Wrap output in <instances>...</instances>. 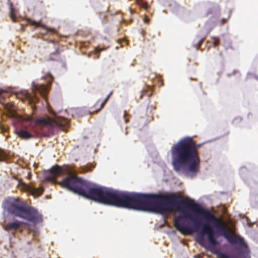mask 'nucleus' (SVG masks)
I'll list each match as a JSON object with an SVG mask.
<instances>
[{
  "label": "nucleus",
  "mask_w": 258,
  "mask_h": 258,
  "mask_svg": "<svg viewBox=\"0 0 258 258\" xmlns=\"http://www.w3.org/2000/svg\"><path fill=\"white\" fill-rule=\"evenodd\" d=\"M148 4H147V3H144V4H143V7H144V8H145V9H147L148 8Z\"/></svg>",
  "instance_id": "obj_23"
},
{
  "label": "nucleus",
  "mask_w": 258,
  "mask_h": 258,
  "mask_svg": "<svg viewBox=\"0 0 258 258\" xmlns=\"http://www.w3.org/2000/svg\"><path fill=\"white\" fill-rule=\"evenodd\" d=\"M108 98L106 97L104 101L100 103L99 106L98 107V104L100 103V100H98L93 106L92 107V109H94V110L91 113H94L95 112H98L100 111L101 109L104 107V105L107 103L108 100Z\"/></svg>",
  "instance_id": "obj_14"
},
{
  "label": "nucleus",
  "mask_w": 258,
  "mask_h": 258,
  "mask_svg": "<svg viewBox=\"0 0 258 258\" xmlns=\"http://www.w3.org/2000/svg\"><path fill=\"white\" fill-rule=\"evenodd\" d=\"M185 209L194 211L205 220L212 222L216 228V236L225 237L229 233L221 220L209 210L188 200L187 198L174 193L169 195L142 194L136 210L160 212L178 211L182 215L174 218L175 228L184 235H190L199 231L200 223L193 218Z\"/></svg>",
  "instance_id": "obj_1"
},
{
  "label": "nucleus",
  "mask_w": 258,
  "mask_h": 258,
  "mask_svg": "<svg viewBox=\"0 0 258 258\" xmlns=\"http://www.w3.org/2000/svg\"><path fill=\"white\" fill-rule=\"evenodd\" d=\"M200 147L190 137L184 138L174 144L171 148L174 170L177 172L186 170L196 176L201 162L198 152Z\"/></svg>",
  "instance_id": "obj_3"
},
{
  "label": "nucleus",
  "mask_w": 258,
  "mask_h": 258,
  "mask_svg": "<svg viewBox=\"0 0 258 258\" xmlns=\"http://www.w3.org/2000/svg\"><path fill=\"white\" fill-rule=\"evenodd\" d=\"M213 13V11L212 10H209L207 11V15L210 14H212Z\"/></svg>",
  "instance_id": "obj_27"
},
{
  "label": "nucleus",
  "mask_w": 258,
  "mask_h": 258,
  "mask_svg": "<svg viewBox=\"0 0 258 258\" xmlns=\"http://www.w3.org/2000/svg\"><path fill=\"white\" fill-rule=\"evenodd\" d=\"M28 120L29 122H30V123L33 122V119L32 117H29Z\"/></svg>",
  "instance_id": "obj_24"
},
{
  "label": "nucleus",
  "mask_w": 258,
  "mask_h": 258,
  "mask_svg": "<svg viewBox=\"0 0 258 258\" xmlns=\"http://www.w3.org/2000/svg\"><path fill=\"white\" fill-rule=\"evenodd\" d=\"M23 224V222L17 220L6 224L4 228L7 231H16L20 228Z\"/></svg>",
  "instance_id": "obj_10"
},
{
  "label": "nucleus",
  "mask_w": 258,
  "mask_h": 258,
  "mask_svg": "<svg viewBox=\"0 0 258 258\" xmlns=\"http://www.w3.org/2000/svg\"><path fill=\"white\" fill-rule=\"evenodd\" d=\"M221 21H222L221 24H223L225 23V20H224V19H222V20H221Z\"/></svg>",
  "instance_id": "obj_29"
},
{
  "label": "nucleus",
  "mask_w": 258,
  "mask_h": 258,
  "mask_svg": "<svg viewBox=\"0 0 258 258\" xmlns=\"http://www.w3.org/2000/svg\"><path fill=\"white\" fill-rule=\"evenodd\" d=\"M126 112L125 111L124 113V117H125V116L126 115Z\"/></svg>",
  "instance_id": "obj_31"
},
{
  "label": "nucleus",
  "mask_w": 258,
  "mask_h": 258,
  "mask_svg": "<svg viewBox=\"0 0 258 258\" xmlns=\"http://www.w3.org/2000/svg\"><path fill=\"white\" fill-rule=\"evenodd\" d=\"M105 50V49L104 48H99V47H96V51L98 52H100L103 50Z\"/></svg>",
  "instance_id": "obj_21"
},
{
  "label": "nucleus",
  "mask_w": 258,
  "mask_h": 258,
  "mask_svg": "<svg viewBox=\"0 0 258 258\" xmlns=\"http://www.w3.org/2000/svg\"><path fill=\"white\" fill-rule=\"evenodd\" d=\"M214 9H215V11H216L217 10H219V7L218 6H216L215 7H214Z\"/></svg>",
  "instance_id": "obj_28"
},
{
  "label": "nucleus",
  "mask_w": 258,
  "mask_h": 258,
  "mask_svg": "<svg viewBox=\"0 0 258 258\" xmlns=\"http://www.w3.org/2000/svg\"><path fill=\"white\" fill-rule=\"evenodd\" d=\"M27 21L29 23L31 24L33 26H35L36 27H41L46 30V33H50L51 34H55L56 33V31L55 29L53 28H50L47 27L46 25L41 24V21H40L39 22H36L35 21L32 20L30 19H28Z\"/></svg>",
  "instance_id": "obj_9"
},
{
  "label": "nucleus",
  "mask_w": 258,
  "mask_h": 258,
  "mask_svg": "<svg viewBox=\"0 0 258 258\" xmlns=\"http://www.w3.org/2000/svg\"><path fill=\"white\" fill-rule=\"evenodd\" d=\"M205 39V38H200V39H198V41H197V44L196 45V47H197V49H199L202 43H203V42L204 41Z\"/></svg>",
  "instance_id": "obj_17"
},
{
  "label": "nucleus",
  "mask_w": 258,
  "mask_h": 258,
  "mask_svg": "<svg viewBox=\"0 0 258 258\" xmlns=\"http://www.w3.org/2000/svg\"><path fill=\"white\" fill-rule=\"evenodd\" d=\"M206 222L202 224V227L200 231V234L197 237V241L202 246H205V241L204 236H207L208 240L211 246H216L218 244V242L216 238V230H214L215 226H212L210 223L206 220Z\"/></svg>",
  "instance_id": "obj_7"
},
{
  "label": "nucleus",
  "mask_w": 258,
  "mask_h": 258,
  "mask_svg": "<svg viewBox=\"0 0 258 258\" xmlns=\"http://www.w3.org/2000/svg\"><path fill=\"white\" fill-rule=\"evenodd\" d=\"M108 98L106 97L104 101L100 103L99 106L98 107V104L100 103V100H98L93 106L92 107V109H94V110L91 113H94L95 112H98L100 111L101 109L104 107V105L107 103L108 100Z\"/></svg>",
  "instance_id": "obj_13"
},
{
  "label": "nucleus",
  "mask_w": 258,
  "mask_h": 258,
  "mask_svg": "<svg viewBox=\"0 0 258 258\" xmlns=\"http://www.w3.org/2000/svg\"><path fill=\"white\" fill-rule=\"evenodd\" d=\"M149 21H150V19L149 18H146L144 19V22L146 23H148L149 22Z\"/></svg>",
  "instance_id": "obj_22"
},
{
  "label": "nucleus",
  "mask_w": 258,
  "mask_h": 258,
  "mask_svg": "<svg viewBox=\"0 0 258 258\" xmlns=\"http://www.w3.org/2000/svg\"><path fill=\"white\" fill-rule=\"evenodd\" d=\"M125 135H127V132L126 131H125Z\"/></svg>",
  "instance_id": "obj_32"
},
{
  "label": "nucleus",
  "mask_w": 258,
  "mask_h": 258,
  "mask_svg": "<svg viewBox=\"0 0 258 258\" xmlns=\"http://www.w3.org/2000/svg\"><path fill=\"white\" fill-rule=\"evenodd\" d=\"M225 238L231 244H243L244 243L243 239L240 237H235L229 233L225 235Z\"/></svg>",
  "instance_id": "obj_11"
},
{
  "label": "nucleus",
  "mask_w": 258,
  "mask_h": 258,
  "mask_svg": "<svg viewBox=\"0 0 258 258\" xmlns=\"http://www.w3.org/2000/svg\"><path fill=\"white\" fill-rule=\"evenodd\" d=\"M44 190V189L42 187L36 188L33 186H29L28 187L29 192L32 195L34 198H37L41 196L43 194Z\"/></svg>",
  "instance_id": "obj_12"
},
{
  "label": "nucleus",
  "mask_w": 258,
  "mask_h": 258,
  "mask_svg": "<svg viewBox=\"0 0 258 258\" xmlns=\"http://www.w3.org/2000/svg\"><path fill=\"white\" fill-rule=\"evenodd\" d=\"M152 94V91L149 86H146L140 93L139 99H142L143 97L147 96L150 97Z\"/></svg>",
  "instance_id": "obj_15"
},
{
  "label": "nucleus",
  "mask_w": 258,
  "mask_h": 258,
  "mask_svg": "<svg viewBox=\"0 0 258 258\" xmlns=\"http://www.w3.org/2000/svg\"><path fill=\"white\" fill-rule=\"evenodd\" d=\"M8 105H9L8 104H7V105H6V107L8 109H10V108H9V106H8Z\"/></svg>",
  "instance_id": "obj_30"
},
{
  "label": "nucleus",
  "mask_w": 258,
  "mask_h": 258,
  "mask_svg": "<svg viewBox=\"0 0 258 258\" xmlns=\"http://www.w3.org/2000/svg\"><path fill=\"white\" fill-rule=\"evenodd\" d=\"M8 213L15 217L37 223L42 221V216L37 209L29 206L22 199L13 198L8 202L7 207Z\"/></svg>",
  "instance_id": "obj_4"
},
{
  "label": "nucleus",
  "mask_w": 258,
  "mask_h": 258,
  "mask_svg": "<svg viewBox=\"0 0 258 258\" xmlns=\"http://www.w3.org/2000/svg\"><path fill=\"white\" fill-rule=\"evenodd\" d=\"M68 171L67 167L55 165L49 170L47 179L87 199L117 207L136 210L142 194L126 192L93 185L81 177L71 174L58 182V176Z\"/></svg>",
  "instance_id": "obj_2"
},
{
  "label": "nucleus",
  "mask_w": 258,
  "mask_h": 258,
  "mask_svg": "<svg viewBox=\"0 0 258 258\" xmlns=\"http://www.w3.org/2000/svg\"><path fill=\"white\" fill-rule=\"evenodd\" d=\"M7 92L6 90H4L3 89H0V95L2 94L3 92Z\"/></svg>",
  "instance_id": "obj_26"
},
{
  "label": "nucleus",
  "mask_w": 258,
  "mask_h": 258,
  "mask_svg": "<svg viewBox=\"0 0 258 258\" xmlns=\"http://www.w3.org/2000/svg\"><path fill=\"white\" fill-rule=\"evenodd\" d=\"M69 121L66 118L59 116L52 118L48 116L40 117L36 119L34 121L35 125L40 128L42 131L45 128L52 129L58 128L63 131L68 127Z\"/></svg>",
  "instance_id": "obj_6"
},
{
  "label": "nucleus",
  "mask_w": 258,
  "mask_h": 258,
  "mask_svg": "<svg viewBox=\"0 0 258 258\" xmlns=\"http://www.w3.org/2000/svg\"><path fill=\"white\" fill-rule=\"evenodd\" d=\"M10 17L13 22L16 21V16L15 12V9L13 7L12 5L11 6Z\"/></svg>",
  "instance_id": "obj_16"
},
{
  "label": "nucleus",
  "mask_w": 258,
  "mask_h": 258,
  "mask_svg": "<svg viewBox=\"0 0 258 258\" xmlns=\"http://www.w3.org/2000/svg\"><path fill=\"white\" fill-rule=\"evenodd\" d=\"M112 94V91H111L109 94L107 96V98H108V99L110 97V96H111V95Z\"/></svg>",
  "instance_id": "obj_25"
},
{
  "label": "nucleus",
  "mask_w": 258,
  "mask_h": 258,
  "mask_svg": "<svg viewBox=\"0 0 258 258\" xmlns=\"http://www.w3.org/2000/svg\"><path fill=\"white\" fill-rule=\"evenodd\" d=\"M41 80H46V83H39L34 81L32 82L31 93L26 90H24L17 94L18 98L21 99L23 102H27L28 104L31 105L33 110L36 109L35 104L39 101L38 94L45 98L48 93L49 88L53 81V77L50 73H47L45 76L41 77Z\"/></svg>",
  "instance_id": "obj_5"
},
{
  "label": "nucleus",
  "mask_w": 258,
  "mask_h": 258,
  "mask_svg": "<svg viewBox=\"0 0 258 258\" xmlns=\"http://www.w3.org/2000/svg\"><path fill=\"white\" fill-rule=\"evenodd\" d=\"M5 158V154L3 150L0 149V160H3Z\"/></svg>",
  "instance_id": "obj_19"
},
{
  "label": "nucleus",
  "mask_w": 258,
  "mask_h": 258,
  "mask_svg": "<svg viewBox=\"0 0 258 258\" xmlns=\"http://www.w3.org/2000/svg\"><path fill=\"white\" fill-rule=\"evenodd\" d=\"M16 134L22 140H28L34 138L37 136V133L34 129L29 130L19 129L16 131Z\"/></svg>",
  "instance_id": "obj_8"
},
{
  "label": "nucleus",
  "mask_w": 258,
  "mask_h": 258,
  "mask_svg": "<svg viewBox=\"0 0 258 258\" xmlns=\"http://www.w3.org/2000/svg\"><path fill=\"white\" fill-rule=\"evenodd\" d=\"M53 55L58 56L59 55V52L57 51H56L53 53L51 54V55H50V59H52V60H55V58L52 57V56Z\"/></svg>",
  "instance_id": "obj_20"
},
{
  "label": "nucleus",
  "mask_w": 258,
  "mask_h": 258,
  "mask_svg": "<svg viewBox=\"0 0 258 258\" xmlns=\"http://www.w3.org/2000/svg\"><path fill=\"white\" fill-rule=\"evenodd\" d=\"M213 44L214 46H216L219 44V39L217 37H213Z\"/></svg>",
  "instance_id": "obj_18"
}]
</instances>
